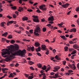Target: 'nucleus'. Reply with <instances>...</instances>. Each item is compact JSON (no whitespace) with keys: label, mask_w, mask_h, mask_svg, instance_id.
Listing matches in <instances>:
<instances>
[{"label":"nucleus","mask_w":79,"mask_h":79,"mask_svg":"<svg viewBox=\"0 0 79 79\" xmlns=\"http://www.w3.org/2000/svg\"><path fill=\"white\" fill-rule=\"evenodd\" d=\"M44 77H43V78H42V79H45V78H46V76L45 75H44Z\"/></svg>","instance_id":"nucleus-64"},{"label":"nucleus","mask_w":79,"mask_h":79,"mask_svg":"<svg viewBox=\"0 0 79 79\" xmlns=\"http://www.w3.org/2000/svg\"><path fill=\"white\" fill-rule=\"evenodd\" d=\"M73 52L71 53V55H73V54H76V50H74Z\"/></svg>","instance_id":"nucleus-22"},{"label":"nucleus","mask_w":79,"mask_h":79,"mask_svg":"<svg viewBox=\"0 0 79 79\" xmlns=\"http://www.w3.org/2000/svg\"><path fill=\"white\" fill-rule=\"evenodd\" d=\"M37 65L40 68H42V64H38Z\"/></svg>","instance_id":"nucleus-31"},{"label":"nucleus","mask_w":79,"mask_h":79,"mask_svg":"<svg viewBox=\"0 0 79 79\" xmlns=\"http://www.w3.org/2000/svg\"><path fill=\"white\" fill-rule=\"evenodd\" d=\"M45 7V5L43 4L40 6V8L42 10H47V9L46 8L44 7Z\"/></svg>","instance_id":"nucleus-4"},{"label":"nucleus","mask_w":79,"mask_h":79,"mask_svg":"<svg viewBox=\"0 0 79 79\" xmlns=\"http://www.w3.org/2000/svg\"><path fill=\"white\" fill-rule=\"evenodd\" d=\"M2 71H3V73H4V74L7 73V72L5 70Z\"/></svg>","instance_id":"nucleus-63"},{"label":"nucleus","mask_w":79,"mask_h":79,"mask_svg":"<svg viewBox=\"0 0 79 79\" xmlns=\"http://www.w3.org/2000/svg\"><path fill=\"white\" fill-rule=\"evenodd\" d=\"M63 64H64L65 65L66 64V61H63L62 62Z\"/></svg>","instance_id":"nucleus-50"},{"label":"nucleus","mask_w":79,"mask_h":79,"mask_svg":"<svg viewBox=\"0 0 79 79\" xmlns=\"http://www.w3.org/2000/svg\"><path fill=\"white\" fill-rule=\"evenodd\" d=\"M36 12L37 13H41V11H40V10H36Z\"/></svg>","instance_id":"nucleus-53"},{"label":"nucleus","mask_w":79,"mask_h":79,"mask_svg":"<svg viewBox=\"0 0 79 79\" xmlns=\"http://www.w3.org/2000/svg\"><path fill=\"white\" fill-rule=\"evenodd\" d=\"M70 32H76V29L75 28H72L70 31Z\"/></svg>","instance_id":"nucleus-14"},{"label":"nucleus","mask_w":79,"mask_h":79,"mask_svg":"<svg viewBox=\"0 0 79 79\" xmlns=\"http://www.w3.org/2000/svg\"><path fill=\"white\" fill-rule=\"evenodd\" d=\"M46 30L47 29L46 28H44L43 29V32H45Z\"/></svg>","instance_id":"nucleus-38"},{"label":"nucleus","mask_w":79,"mask_h":79,"mask_svg":"<svg viewBox=\"0 0 79 79\" xmlns=\"http://www.w3.org/2000/svg\"><path fill=\"white\" fill-rule=\"evenodd\" d=\"M17 15L15 14H14L13 15V17L14 18H16Z\"/></svg>","instance_id":"nucleus-33"},{"label":"nucleus","mask_w":79,"mask_h":79,"mask_svg":"<svg viewBox=\"0 0 79 79\" xmlns=\"http://www.w3.org/2000/svg\"><path fill=\"white\" fill-rule=\"evenodd\" d=\"M30 68L31 69H32V70H33L34 71V68L32 67H30Z\"/></svg>","instance_id":"nucleus-51"},{"label":"nucleus","mask_w":79,"mask_h":79,"mask_svg":"<svg viewBox=\"0 0 79 79\" xmlns=\"http://www.w3.org/2000/svg\"><path fill=\"white\" fill-rule=\"evenodd\" d=\"M23 21H26L28 20V18L27 17H24L22 18Z\"/></svg>","instance_id":"nucleus-16"},{"label":"nucleus","mask_w":79,"mask_h":79,"mask_svg":"<svg viewBox=\"0 0 79 79\" xmlns=\"http://www.w3.org/2000/svg\"><path fill=\"white\" fill-rule=\"evenodd\" d=\"M73 47H74V48H75V49H77V48H79V47L78 45L75 44L73 46Z\"/></svg>","instance_id":"nucleus-11"},{"label":"nucleus","mask_w":79,"mask_h":79,"mask_svg":"<svg viewBox=\"0 0 79 79\" xmlns=\"http://www.w3.org/2000/svg\"><path fill=\"white\" fill-rule=\"evenodd\" d=\"M35 47H39V46H40V43H39V42H35Z\"/></svg>","instance_id":"nucleus-15"},{"label":"nucleus","mask_w":79,"mask_h":79,"mask_svg":"<svg viewBox=\"0 0 79 79\" xmlns=\"http://www.w3.org/2000/svg\"><path fill=\"white\" fill-rule=\"evenodd\" d=\"M22 1H23V2H26V1H27V0H19V3L21 4V3H22Z\"/></svg>","instance_id":"nucleus-21"},{"label":"nucleus","mask_w":79,"mask_h":79,"mask_svg":"<svg viewBox=\"0 0 79 79\" xmlns=\"http://www.w3.org/2000/svg\"><path fill=\"white\" fill-rule=\"evenodd\" d=\"M69 43L70 44H73V42L72 41H69Z\"/></svg>","instance_id":"nucleus-55"},{"label":"nucleus","mask_w":79,"mask_h":79,"mask_svg":"<svg viewBox=\"0 0 79 79\" xmlns=\"http://www.w3.org/2000/svg\"><path fill=\"white\" fill-rule=\"evenodd\" d=\"M35 50L37 52H39L41 51V48L40 47H38L37 48L35 49Z\"/></svg>","instance_id":"nucleus-7"},{"label":"nucleus","mask_w":79,"mask_h":79,"mask_svg":"<svg viewBox=\"0 0 79 79\" xmlns=\"http://www.w3.org/2000/svg\"><path fill=\"white\" fill-rule=\"evenodd\" d=\"M57 32L59 33H62V32L61 30H58L57 31Z\"/></svg>","instance_id":"nucleus-60"},{"label":"nucleus","mask_w":79,"mask_h":79,"mask_svg":"<svg viewBox=\"0 0 79 79\" xmlns=\"http://www.w3.org/2000/svg\"><path fill=\"white\" fill-rule=\"evenodd\" d=\"M76 11H79V7H77L76 9Z\"/></svg>","instance_id":"nucleus-47"},{"label":"nucleus","mask_w":79,"mask_h":79,"mask_svg":"<svg viewBox=\"0 0 79 79\" xmlns=\"http://www.w3.org/2000/svg\"><path fill=\"white\" fill-rule=\"evenodd\" d=\"M74 49H73V48L69 49V52H73V51H74Z\"/></svg>","instance_id":"nucleus-25"},{"label":"nucleus","mask_w":79,"mask_h":79,"mask_svg":"<svg viewBox=\"0 0 79 79\" xmlns=\"http://www.w3.org/2000/svg\"><path fill=\"white\" fill-rule=\"evenodd\" d=\"M37 31H39L40 30V27H37L36 28Z\"/></svg>","instance_id":"nucleus-41"},{"label":"nucleus","mask_w":79,"mask_h":79,"mask_svg":"<svg viewBox=\"0 0 79 79\" xmlns=\"http://www.w3.org/2000/svg\"><path fill=\"white\" fill-rule=\"evenodd\" d=\"M34 74V73H31L30 75L32 76H30L28 77V79H33L34 78V77L33 76V75Z\"/></svg>","instance_id":"nucleus-8"},{"label":"nucleus","mask_w":79,"mask_h":79,"mask_svg":"<svg viewBox=\"0 0 79 79\" xmlns=\"http://www.w3.org/2000/svg\"><path fill=\"white\" fill-rule=\"evenodd\" d=\"M48 68L47 69V70L48 71H49V70H50V65H48Z\"/></svg>","instance_id":"nucleus-28"},{"label":"nucleus","mask_w":79,"mask_h":79,"mask_svg":"<svg viewBox=\"0 0 79 79\" xmlns=\"http://www.w3.org/2000/svg\"><path fill=\"white\" fill-rule=\"evenodd\" d=\"M34 46H32V47H30V48H29V50H31V52H34Z\"/></svg>","instance_id":"nucleus-17"},{"label":"nucleus","mask_w":79,"mask_h":79,"mask_svg":"<svg viewBox=\"0 0 79 79\" xmlns=\"http://www.w3.org/2000/svg\"><path fill=\"white\" fill-rule=\"evenodd\" d=\"M15 13L17 15V16H18V15H19L18 13H19V12H18V11H15Z\"/></svg>","instance_id":"nucleus-56"},{"label":"nucleus","mask_w":79,"mask_h":79,"mask_svg":"<svg viewBox=\"0 0 79 79\" xmlns=\"http://www.w3.org/2000/svg\"><path fill=\"white\" fill-rule=\"evenodd\" d=\"M60 69V66H56L54 68V69H56L57 71H58V70L59 69Z\"/></svg>","instance_id":"nucleus-20"},{"label":"nucleus","mask_w":79,"mask_h":79,"mask_svg":"<svg viewBox=\"0 0 79 79\" xmlns=\"http://www.w3.org/2000/svg\"><path fill=\"white\" fill-rule=\"evenodd\" d=\"M16 74L15 73V72L12 73V76H16Z\"/></svg>","instance_id":"nucleus-62"},{"label":"nucleus","mask_w":79,"mask_h":79,"mask_svg":"<svg viewBox=\"0 0 79 79\" xmlns=\"http://www.w3.org/2000/svg\"><path fill=\"white\" fill-rule=\"evenodd\" d=\"M14 23V21H8L7 23V26H8L10 25L9 24H12V23Z\"/></svg>","instance_id":"nucleus-13"},{"label":"nucleus","mask_w":79,"mask_h":79,"mask_svg":"<svg viewBox=\"0 0 79 79\" xmlns=\"http://www.w3.org/2000/svg\"><path fill=\"white\" fill-rule=\"evenodd\" d=\"M55 58H56V60H61V58L59 57V56H58L57 55H56L55 56Z\"/></svg>","instance_id":"nucleus-18"},{"label":"nucleus","mask_w":79,"mask_h":79,"mask_svg":"<svg viewBox=\"0 0 79 79\" xmlns=\"http://www.w3.org/2000/svg\"><path fill=\"white\" fill-rule=\"evenodd\" d=\"M50 75L53 76V75H54V74H55V73H54V72H52L50 73Z\"/></svg>","instance_id":"nucleus-54"},{"label":"nucleus","mask_w":79,"mask_h":79,"mask_svg":"<svg viewBox=\"0 0 79 79\" xmlns=\"http://www.w3.org/2000/svg\"><path fill=\"white\" fill-rule=\"evenodd\" d=\"M55 76L56 77L53 76L52 78H54V79H56V77H60V76H58V73H57L55 74Z\"/></svg>","instance_id":"nucleus-10"},{"label":"nucleus","mask_w":79,"mask_h":79,"mask_svg":"<svg viewBox=\"0 0 79 79\" xmlns=\"http://www.w3.org/2000/svg\"><path fill=\"white\" fill-rule=\"evenodd\" d=\"M74 64H72V65H71V68H73L74 66Z\"/></svg>","instance_id":"nucleus-59"},{"label":"nucleus","mask_w":79,"mask_h":79,"mask_svg":"<svg viewBox=\"0 0 79 79\" xmlns=\"http://www.w3.org/2000/svg\"><path fill=\"white\" fill-rule=\"evenodd\" d=\"M27 11H29V12H32V11L33 10L31 9H28L27 10Z\"/></svg>","instance_id":"nucleus-49"},{"label":"nucleus","mask_w":79,"mask_h":79,"mask_svg":"<svg viewBox=\"0 0 79 79\" xmlns=\"http://www.w3.org/2000/svg\"><path fill=\"white\" fill-rule=\"evenodd\" d=\"M11 8L15 10L16 9V6H12Z\"/></svg>","instance_id":"nucleus-27"},{"label":"nucleus","mask_w":79,"mask_h":79,"mask_svg":"<svg viewBox=\"0 0 79 79\" xmlns=\"http://www.w3.org/2000/svg\"><path fill=\"white\" fill-rule=\"evenodd\" d=\"M71 69H73V70H75V69H76V66H73V67L71 68Z\"/></svg>","instance_id":"nucleus-39"},{"label":"nucleus","mask_w":79,"mask_h":79,"mask_svg":"<svg viewBox=\"0 0 79 79\" xmlns=\"http://www.w3.org/2000/svg\"><path fill=\"white\" fill-rule=\"evenodd\" d=\"M69 5V4L66 3L64 5H62V6L64 7V8H67V7H68Z\"/></svg>","instance_id":"nucleus-9"},{"label":"nucleus","mask_w":79,"mask_h":79,"mask_svg":"<svg viewBox=\"0 0 79 79\" xmlns=\"http://www.w3.org/2000/svg\"><path fill=\"white\" fill-rule=\"evenodd\" d=\"M47 26H48V27H49V26H52V25L50 24V23H49L47 25Z\"/></svg>","instance_id":"nucleus-52"},{"label":"nucleus","mask_w":79,"mask_h":79,"mask_svg":"<svg viewBox=\"0 0 79 79\" xmlns=\"http://www.w3.org/2000/svg\"><path fill=\"white\" fill-rule=\"evenodd\" d=\"M8 34V33L7 32H5V33L3 34L2 35H3V36H4L5 37H6V35H7Z\"/></svg>","instance_id":"nucleus-23"},{"label":"nucleus","mask_w":79,"mask_h":79,"mask_svg":"<svg viewBox=\"0 0 79 79\" xmlns=\"http://www.w3.org/2000/svg\"><path fill=\"white\" fill-rule=\"evenodd\" d=\"M5 70H6L7 71L8 70V69L6 68L2 69V71H5Z\"/></svg>","instance_id":"nucleus-32"},{"label":"nucleus","mask_w":79,"mask_h":79,"mask_svg":"<svg viewBox=\"0 0 79 79\" xmlns=\"http://www.w3.org/2000/svg\"><path fill=\"white\" fill-rule=\"evenodd\" d=\"M54 20V17L53 16H50V17H49L48 19V21H53Z\"/></svg>","instance_id":"nucleus-5"},{"label":"nucleus","mask_w":79,"mask_h":79,"mask_svg":"<svg viewBox=\"0 0 79 79\" xmlns=\"http://www.w3.org/2000/svg\"><path fill=\"white\" fill-rule=\"evenodd\" d=\"M41 47L42 48V49L44 50H47V49L46 48V46L44 44H42L41 45Z\"/></svg>","instance_id":"nucleus-6"},{"label":"nucleus","mask_w":79,"mask_h":79,"mask_svg":"<svg viewBox=\"0 0 79 79\" xmlns=\"http://www.w3.org/2000/svg\"><path fill=\"white\" fill-rule=\"evenodd\" d=\"M68 46H66L64 47V49L65 51H67L68 49Z\"/></svg>","instance_id":"nucleus-36"},{"label":"nucleus","mask_w":79,"mask_h":79,"mask_svg":"<svg viewBox=\"0 0 79 79\" xmlns=\"http://www.w3.org/2000/svg\"><path fill=\"white\" fill-rule=\"evenodd\" d=\"M7 17L9 19H11L12 18V17L10 16V15H8Z\"/></svg>","instance_id":"nucleus-43"},{"label":"nucleus","mask_w":79,"mask_h":79,"mask_svg":"<svg viewBox=\"0 0 79 79\" xmlns=\"http://www.w3.org/2000/svg\"><path fill=\"white\" fill-rule=\"evenodd\" d=\"M49 23H50L51 24H53L54 23V22L53 21H50L48 22Z\"/></svg>","instance_id":"nucleus-61"},{"label":"nucleus","mask_w":79,"mask_h":79,"mask_svg":"<svg viewBox=\"0 0 79 79\" xmlns=\"http://www.w3.org/2000/svg\"><path fill=\"white\" fill-rule=\"evenodd\" d=\"M12 76H13V73H11L10 74L9 76V77H11Z\"/></svg>","instance_id":"nucleus-40"},{"label":"nucleus","mask_w":79,"mask_h":79,"mask_svg":"<svg viewBox=\"0 0 79 79\" xmlns=\"http://www.w3.org/2000/svg\"><path fill=\"white\" fill-rule=\"evenodd\" d=\"M65 74H66L67 76H69V74H70V73H65Z\"/></svg>","instance_id":"nucleus-46"},{"label":"nucleus","mask_w":79,"mask_h":79,"mask_svg":"<svg viewBox=\"0 0 79 79\" xmlns=\"http://www.w3.org/2000/svg\"><path fill=\"white\" fill-rule=\"evenodd\" d=\"M63 24H64V23H61L58 24V26H62Z\"/></svg>","instance_id":"nucleus-35"},{"label":"nucleus","mask_w":79,"mask_h":79,"mask_svg":"<svg viewBox=\"0 0 79 79\" xmlns=\"http://www.w3.org/2000/svg\"><path fill=\"white\" fill-rule=\"evenodd\" d=\"M8 37V39H11L12 38V35H9Z\"/></svg>","instance_id":"nucleus-42"},{"label":"nucleus","mask_w":79,"mask_h":79,"mask_svg":"<svg viewBox=\"0 0 79 79\" xmlns=\"http://www.w3.org/2000/svg\"><path fill=\"white\" fill-rule=\"evenodd\" d=\"M46 68L47 67L46 66L44 65V67H42V69H43V70H46Z\"/></svg>","instance_id":"nucleus-26"},{"label":"nucleus","mask_w":79,"mask_h":79,"mask_svg":"<svg viewBox=\"0 0 79 79\" xmlns=\"http://www.w3.org/2000/svg\"><path fill=\"white\" fill-rule=\"evenodd\" d=\"M29 31H30L29 34H30V33L31 34H32V33H33V30H30Z\"/></svg>","instance_id":"nucleus-37"},{"label":"nucleus","mask_w":79,"mask_h":79,"mask_svg":"<svg viewBox=\"0 0 79 79\" xmlns=\"http://www.w3.org/2000/svg\"><path fill=\"white\" fill-rule=\"evenodd\" d=\"M46 50V52L45 54H46V55H48V53H49V52L48 51V50L47 49Z\"/></svg>","instance_id":"nucleus-30"},{"label":"nucleus","mask_w":79,"mask_h":79,"mask_svg":"<svg viewBox=\"0 0 79 79\" xmlns=\"http://www.w3.org/2000/svg\"><path fill=\"white\" fill-rule=\"evenodd\" d=\"M14 43H15V40H12L10 41V44H14Z\"/></svg>","instance_id":"nucleus-29"},{"label":"nucleus","mask_w":79,"mask_h":79,"mask_svg":"<svg viewBox=\"0 0 79 79\" xmlns=\"http://www.w3.org/2000/svg\"><path fill=\"white\" fill-rule=\"evenodd\" d=\"M32 17L35 18V19H33V21H34L35 23H39V20L37 19V16L33 15Z\"/></svg>","instance_id":"nucleus-2"},{"label":"nucleus","mask_w":79,"mask_h":79,"mask_svg":"<svg viewBox=\"0 0 79 79\" xmlns=\"http://www.w3.org/2000/svg\"><path fill=\"white\" fill-rule=\"evenodd\" d=\"M69 73H73L74 71L71 70H68Z\"/></svg>","instance_id":"nucleus-45"},{"label":"nucleus","mask_w":79,"mask_h":79,"mask_svg":"<svg viewBox=\"0 0 79 79\" xmlns=\"http://www.w3.org/2000/svg\"><path fill=\"white\" fill-rule=\"evenodd\" d=\"M2 42H5V41L6 40V39L4 38H2Z\"/></svg>","instance_id":"nucleus-34"},{"label":"nucleus","mask_w":79,"mask_h":79,"mask_svg":"<svg viewBox=\"0 0 79 79\" xmlns=\"http://www.w3.org/2000/svg\"><path fill=\"white\" fill-rule=\"evenodd\" d=\"M36 54L37 55H38V56H41V54H40V53L39 52H37Z\"/></svg>","instance_id":"nucleus-44"},{"label":"nucleus","mask_w":79,"mask_h":79,"mask_svg":"<svg viewBox=\"0 0 79 79\" xmlns=\"http://www.w3.org/2000/svg\"><path fill=\"white\" fill-rule=\"evenodd\" d=\"M6 24V23L5 22H2L1 23V27H4L5 25Z\"/></svg>","instance_id":"nucleus-12"},{"label":"nucleus","mask_w":79,"mask_h":79,"mask_svg":"<svg viewBox=\"0 0 79 79\" xmlns=\"http://www.w3.org/2000/svg\"><path fill=\"white\" fill-rule=\"evenodd\" d=\"M38 33H40V30H35V31L34 32V35L38 36L39 35V34Z\"/></svg>","instance_id":"nucleus-3"},{"label":"nucleus","mask_w":79,"mask_h":79,"mask_svg":"<svg viewBox=\"0 0 79 79\" xmlns=\"http://www.w3.org/2000/svg\"><path fill=\"white\" fill-rule=\"evenodd\" d=\"M29 64H30V65H32V64H34V63L33 62L31 61H30L29 62Z\"/></svg>","instance_id":"nucleus-24"},{"label":"nucleus","mask_w":79,"mask_h":79,"mask_svg":"<svg viewBox=\"0 0 79 79\" xmlns=\"http://www.w3.org/2000/svg\"><path fill=\"white\" fill-rule=\"evenodd\" d=\"M8 49H3L2 51L3 52L2 53V56L6 55L4 56V58L6 57H8L9 58H13V56H17V55L19 56H24L25 55V53H26V50L24 49L23 51H21L20 50H19V47L18 46H15L14 47L12 50L11 49L13 48V45H11L10 46L8 47ZM17 51V52H14V53H13V52H15Z\"/></svg>","instance_id":"nucleus-1"},{"label":"nucleus","mask_w":79,"mask_h":79,"mask_svg":"<svg viewBox=\"0 0 79 79\" xmlns=\"http://www.w3.org/2000/svg\"><path fill=\"white\" fill-rule=\"evenodd\" d=\"M73 35H70V36H69V38H70V39H72V38H73Z\"/></svg>","instance_id":"nucleus-57"},{"label":"nucleus","mask_w":79,"mask_h":79,"mask_svg":"<svg viewBox=\"0 0 79 79\" xmlns=\"http://www.w3.org/2000/svg\"><path fill=\"white\" fill-rule=\"evenodd\" d=\"M60 37L61 38H62V39H63V40H65L66 39V37L64 35L60 36Z\"/></svg>","instance_id":"nucleus-19"},{"label":"nucleus","mask_w":79,"mask_h":79,"mask_svg":"<svg viewBox=\"0 0 79 79\" xmlns=\"http://www.w3.org/2000/svg\"><path fill=\"white\" fill-rule=\"evenodd\" d=\"M19 9H20L22 11H23L24 10L23 9V7H19Z\"/></svg>","instance_id":"nucleus-48"},{"label":"nucleus","mask_w":79,"mask_h":79,"mask_svg":"<svg viewBox=\"0 0 79 79\" xmlns=\"http://www.w3.org/2000/svg\"><path fill=\"white\" fill-rule=\"evenodd\" d=\"M18 66H19V64H18V63H16L15 65V66H16V67H18Z\"/></svg>","instance_id":"nucleus-58"}]
</instances>
